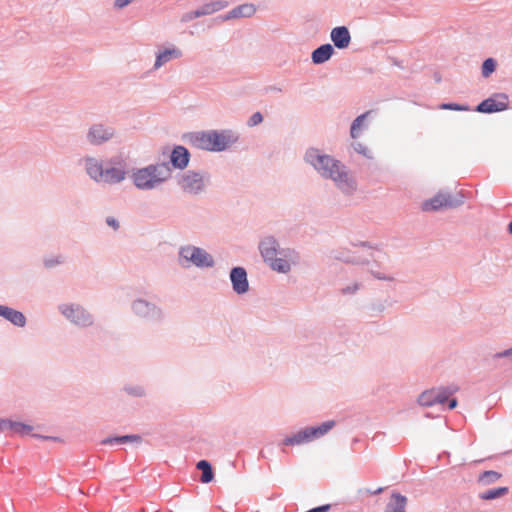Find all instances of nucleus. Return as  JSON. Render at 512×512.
<instances>
[{
    "instance_id": "nucleus-33",
    "label": "nucleus",
    "mask_w": 512,
    "mask_h": 512,
    "mask_svg": "<svg viewBox=\"0 0 512 512\" xmlns=\"http://www.w3.org/2000/svg\"><path fill=\"white\" fill-rule=\"evenodd\" d=\"M262 120H263L262 114L260 112H256L250 117L248 124H249V126H255V125L260 124L262 122Z\"/></svg>"
},
{
    "instance_id": "nucleus-14",
    "label": "nucleus",
    "mask_w": 512,
    "mask_h": 512,
    "mask_svg": "<svg viewBox=\"0 0 512 512\" xmlns=\"http://www.w3.org/2000/svg\"><path fill=\"white\" fill-rule=\"evenodd\" d=\"M256 12V7L253 4H242L238 7L231 10L229 13H227L225 16H223V20H229L234 18H241V17H251Z\"/></svg>"
},
{
    "instance_id": "nucleus-22",
    "label": "nucleus",
    "mask_w": 512,
    "mask_h": 512,
    "mask_svg": "<svg viewBox=\"0 0 512 512\" xmlns=\"http://www.w3.org/2000/svg\"><path fill=\"white\" fill-rule=\"evenodd\" d=\"M125 178L124 170L116 167L104 169L101 181L106 183H118Z\"/></svg>"
},
{
    "instance_id": "nucleus-31",
    "label": "nucleus",
    "mask_w": 512,
    "mask_h": 512,
    "mask_svg": "<svg viewBox=\"0 0 512 512\" xmlns=\"http://www.w3.org/2000/svg\"><path fill=\"white\" fill-rule=\"evenodd\" d=\"M365 116H366L365 114L358 116L354 120V122L352 123V126H351V136H352V138L358 137L359 130L361 128V125H362V123L364 121Z\"/></svg>"
},
{
    "instance_id": "nucleus-35",
    "label": "nucleus",
    "mask_w": 512,
    "mask_h": 512,
    "mask_svg": "<svg viewBox=\"0 0 512 512\" xmlns=\"http://www.w3.org/2000/svg\"><path fill=\"white\" fill-rule=\"evenodd\" d=\"M10 420L0 419V432L8 430Z\"/></svg>"
},
{
    "instance_id": "nucleus-7",
    "label": "nucleus",
    "mask_w": 512,
    "mask_h": 512,
    "mask_svg": "<svg viewBox=\"0 0 512 512\" xmlns=\"http://www.w3.org/2000/svg\"><path fill=\"white\" fill-rule=\"evenodd\" d=\"M508 108V97L506 94H495L482 101L476 108L481 113H493L504 111Z\"/></svg>"
},
{
    "instance_id": "nucleus-34",
    "label": "nucleus",
    "mask_w": 512,
    "mask_h": 512,
    "mask_svg": "<svg viewBox=\"0 0 512 512\" xmlns=\"http://www.w3.org/2000/svg\"><path fill=\"white\" fill-rule=\"evenodd\" d=\"M131 2V0H115V7L117 8H123L126 5H128Z\"/></svg>"
},
{
    "instance_id": "nucleus-26",
    "label": "nucleus",
    "mask_w": 512,
    "mask_h": 512,
    "mask_svg": "<svg viewBox=\"0 0 512 512\" xmlns=\"http://www.w3.org/2000/svg\"><path fill=\"white\" fill-rule=\"evenodd\" d=\"M226 4H223L222 2H215L209 5H206L202 10L196 11L194 13V17H200L206 14H210L212 12L218 11L222 8H224Z\"/></svg>"
},
{
    "instance_id": "nucleus-20",
    "label": "nucleus",
    "mask_w": 512,
    "mask_h": 512,
    "mask_svg": "<svg viewBox=\"0 0 512 512\" xmlns=\"http://www.w3.org/2000/svg\"><path fill=\"white\" fill-rule=\"evenodd\" d=\"M333 47L330 44H324L312 53V61L315 64H321L330 59L333 54Z\"/></svg>"
},
{
    "instance_id": "nucleus-4",
    "label": "nucleus",
    "mask_w": 512,
    "mask_h": 512,
    "mask_svg": "<svg viewBox=\"0 0 512 512\" xmlns=\"http://www.w3.org/2000/svg\"><path fill=\"white\" fill-rule=\"evenodd\" d=\"M335 425L334 421H327L318 427L306 428L298 433L289 436L283 440L286 446L301 445L325 435Z\"/></svg>"
},
{
    "instance_id": "nucleus-36",
    "label": "nucleus",
    "mask_w": 512,
    "mask_h": 512,
    "mask_svg": "<svg viewBox=\"0 0 512 512\" xmlns=\"http://www.w3.org/2000/svg\"><path fill=\"white\" fill-rule=\"evenodd\" d=\"M508 356H512V348L508 349V350H505L503 352L497 353L495 355V357H497V358L508 357Z\"/></svg>"
},
{
    "instance_id": "nucleus-40",
    "label": "nucleus",
    "mask_w": 512,
    "mask_h": 512,
    "mask_svg": "<svg viewBox=\"0 0 512 512\" xmlns=\"http://www.w3.org/2000/svg\"><path fill=\"white\" fill-rule=\"evenodd\" d=\"M509 232L512 234V221L509 224Z\"/></svg>"
},
{
    "instance_id": "nucleus-27",
    "label": "nucleus",
    "mask_w": 512,
    "mask_h": 512,
    "mask_svg": "<svg viewBox=\"0 0 512 512\" xmlns=\"http://www.w3.org/2000/svg\"><path fill=\"white\" fill-rule=\"evenodd\" d=\"M273 270L278 272H287L290 269V264L287 260L274 257L273 261H269Z\"/></svg>"
},
{
    "instance_id": "nucleus-30",
    "label": "nucleus",
    "mask_w": 512,
    "mask_h": 512,
    "mask_svg": "<svg viewBox=\"0 0 512 512\" xmlns=\"http://www.w3.org/2000/svg\"><path fill=\"white\" fill-rule=\"evenodd\" d=\"M496 62L492 58H488L483 62L482 65V75L484 77H488L491 73L495 71Z\"/></svg>"
},
{
    "instance_id": "nucleus-29",
    "label": "nucleus",
    "mask_w": 512,
    "mask_h": 512,
    "mask_svg": "<svg viewBox=\"0 0 512 512\" xmlns=\"http://www.w3.org/2000/svg\"><path fill=\"white\" fill-rule=\"evenodd\" d=\"M120 442V443H126V442H140L141 438L138 435H125L121 437H116L113 439H106L103 441L104 444L112 443V442Z\"/></svg>"
},
{
    "instance_id": "nucleus-38",
    "label": "nucleus",
    "mask_w": 512,
    "mask_h": 512,
    "mask_svg": "<svg viewBox=\"0 0 512 512\" xmlns=\"http://www.w3.org/2000/svg\"><path fill=\"white\" fill-rule=\"evenodd\" d=\"M456 406H457V400L456 399H452L449 402V409H454Z\"/></svg>"
},
{
    "instance_id": "nucleus-16",
    "label": "nucleus",
    "mask_w": 512,
    "mask_h": 512,
    "mask_svg": "<svg viewBox=\"0 0 512 512\" xmlns=\"http://www.w3.org/2000/svg\"><path fill=\"white\" fill-rule=\"evenodd\" d=\"M278 244L273 238H266L260 244L261 254L265 261H273L277 256Z\"/></svg>"
},
{
    "instance_id": "nucleus-41",
    "label": "nucleus",
    "mask_w": 512,
    "mask_h": 512,
    "mask_svg": "<svg viewBox=\"0 0 512 512\" xmlns=\"http://www.w3.org/2000/svg\"><path fill=\"white\" fill-rule=\"evenodd\" d=\"M46 265H47V266H52V265H53V263L46 262Z\"/></svg>"
},
{
    "instance_id": "nucleus-32",
    "label": "nucleus",
    "mask_w": 512,
    "mask_h": 512,
    "mask_svg": "<svg viewBox=\"0 0 512 512\" xmlns=\"http://www.w3.org/2000/svg\"><path fill=\"white\" fill-rule=\"evenodd\" d=\"M441 109H447V110H455V111H466L468 110L467 107L461 106L456 103H444L440 105Z\"/></svg>"
},
{
    "instance_id": "nucleus-28",
    "label": "nucleus",
    "mask_w": 512,
    "mask_h": 512,
    "mask_svg": "<svg viewBox=\"0 0 512 512\" xmlns=\"http://www.w3.org/2000/svg\"><path fill=\"white\" fill-rule=\"evenodd\" d=\"M501 477V474L495 471H485L479 477V480L484 484H491L497 481Z\"/></svg>"
},
{
    "instance_id": "nucleus-11",
    "label": "nucleus",
    "mask_w": 512,
    "mask_h": 512,
    "mask_svg": "<svg viewBox=\"0 0 512 512\" xmlns=\"http://www.w3.org/2000/svg\"><path fill=\"white\" fill-rule=\"evenodd\" d=\"M61 311L68 319L78 325H87L90 322L89 316L79 306L64 305L61 307Z\"/></svg>"
},
{
    "instance_id": "nucleus-39",
    "label": "nucleus",
    "mask_w": 512,
    "mask_h": 512,
    "mask_svg": "<svg viewBox=\"0 0 512 512\" xmlns=\"http://www.w3.org/2000/svg\"><path fill=\"white\" fill-rule=\"evenodd\" d=\"M143 306H145V304L142 302V301H139L138 303H136L135 305V309L139 310L140 308H142Z\"/></svg>"
},
{
    "instance_id": "nucleus-23",
    "label": "nucleus",
    "mask_w": 512,
    "mask_h": 512,
    "mask_svg": "<svg viewBox=\"0 0 512 512\" xmlns=\"http://www.w3.org/2000/svg\"><path fill=\"white\" fill-rule=\"evenodd\" d=\"M197 468L202 471L201 482L209 483L213 480V472L211 465L206 460H201L197 463Z\"/></svg>"
},
{
    "instance_id": "nucleus-1",
    "label": "nucleus",
    "mask_w": 512,
    "mask_h": 512,
    "mask_svg": "<svg viewBox=\"0 0 512 512\" xmlns=\"http://www.w3.org/2000/svg\"><path fill=\"white\" fill-rule=\"evenodd\" d=\"M305 159L323 177L332 179L344 192L348 193L355 189V182L345 171L344 166L332 157L322 155L316 149H310L306 152Z\"/></svg>"
},
{
    "instance_id": "nucleus-37",
    "label": "nucleus",
    "mask_w": 512,
    "mask_h": 512,
    "mask_svg": "<svg viewBox=\"0 0 512 512\" xmlns=\"http://www.w3.org/2000/svg\"><path fill=\"white\" fill-rule=\"evenodd\" d=\"M106 222L109 226H112L114 229H117L119 227L118 222L114 218L109 217L107 218Z\"/></svg>"
},
{
    "instance_id": "nucleus-21",
    "label": "nucleus",
    "mask_w": 512,
    "mask_h": 512,
    "mask_svg": "<svg viewBox=\"0 0 512 512\" xmlns=\"http://www.w3.org/2000/svg\"><path fill=\"white\" fill-rule=\"evenodd\" d=\"M182 53L177 48H169L165 49L164 51L160 52L155 61V68H159L168 61L181 57Z\"/></svg>"
},
{
    "instance_id": "nucleus-3",
    "label": "nucleus",
    "mask_w": 512,
    "mask_h": 512,
    "mask_svg": "<svg viewBox=\"0 0 512 512\" xmlns=\"http://www.w3.org/2000/svg\"><path fill=\"white\" fill-rule=\"evenodd\" d=\"M170 175L166 165L148 166L133 173L134 184L139 189H152Z\"/></svg>"
},
{
    "instance_id": "nucleus-12",
    "label": "nucleus",
    "mask_w": 512,
    "mask_h": 512,
    "mask_svg": "<svg viewBox=\"0 0 512 512\" xmlns=\"http://www.w3.org/2000/svg\"><path fill=\"white\" fill-rule=\"evenodd\" d=\"M230 279L233 289L238 294H243L248 291V280L246 271L241 267L233 268L230 273Z\"/></svg>"
},
{
    "instance_id": "nucleus-6",
    "label": "nucleus",
    "mask_w": 512,
    "mask_h": 512,
    "mask_svg": "<svg viewBox=\"0 0 512 512\" xmlns=\"http://www.w3.org/2000/svg\"><path fill=\"white\" fill-rule=\"evenodd\" d=\"M180 255L184 259L191 261L194 265L199 267H210L213 265L212 256L208 254L205 250L198 247H183L180 251Z\"/></svg>"
},
{
    "instance_id": "nucleus-9",
    "label": "nucleus",
    "mask_w": 512,
    "mask_h": 512,
    "mask_svg": "<svg viewBox=\"0 0 512 512\" xmlns=\"http://www.w3.org/2000/svg\"><path fill=\"white\" fill-rule=\"evenodd\" d=\"M179 184L181 188L187 193H198L203 189L204 182L202 177L194 172H188L184 174Z\"/></svg>"
},
{
    "instance_id": "nucleus-8",
    "label": "nucleus",
    "mask_w": 512,
    "mask_h": 512,
    "mask_svg": "<svg viewBox=\"0 0 512 512\" xmlns=\"http://www.w3.org/2000/svg\"><path fill=\"white\" fill-rule=\"evenodd\" d=\"M462 204V200L454 201L448 194L438 193L433 198L422 203L423 211H437L444 208H452Z\"/></svg>"
},
{
    "instance_id": "nucleus-18",
    "label": "nucleus",
    "mask_w": 512,
    "mask_h": 512,
    "mask_svg": "<svg viewBox=\"0 0 512 512\" xmlns=\"http://www.w3.org/2000/svg\"><path fill=\"white\" fill-rule=\"evenodd\" d=\"M85 166L87 173L92 179L96 181H101V179L103 178L104 169L99 161H97L94 158H87L85 161Z\"/></svg>"
},
{
    "instance_id": "nucleus-17",
    "label": "nucleus",
    "mask_w": 512,
    "mask_h": 512,
    "mask_svg": "<svg viewBox=\"0 0 512 512\" xmlns=\"http://www.w3.org/2000/svg\"><path fill=\"white\" fill-rule=\"evenodd\" d=\"M189 161V153L186 148L182 146L176 147L171 154V162L175 167L184 168Z\"/></svg>"
},
{
    "instance_id": "nucleus-10",
    "label": "nucleus",
    "mask_w": 512,
    "mask_h": 512,
    "mask_svg": "<svg viewBox=\"0 0 512 512\" xmlns=\"http://www.w3.org/2000/svg\"><path fill=\"white\" fill-rule=\"evenodd\" d=\"M114 135V131L111 128H105L101 124L93 125L88 132V140L91 144L100 145Z\"/></svg>"
},
{
    "instance_id": "nucleus-2",
    "label": "nucleus",
    "mask_w": 512,
    "mask_h": 512,
    "mask_svg": "<svg viewBox=\"0 0 512 512\" xmlns=\"http://www.w3.org/2000/svg\"><path fill=\"white\" fill-rule=\"evenodd\" d=\"M237 138L229 132H195L187 136V141L195 148L208 151H222L236 142Z\"/></svg>"
},
{
    "instance_id": "nucleus-25",
    "label": "nucleus",
    "mask_w": 512,
    "mask_h": 512,
    "mask_svg": "<svg viewBox=\"0 0 512 512\" xmlns=\"http://www.w3.org/2000/svg\"><path fill=\"white\" fill-rule=\"evenodd\" d=\"M507 492L508 488L506 487L495 488L484 492L480 497L483 500H492L505 495Z\"/></svg>"
},
{
    "instance_id": "nucleus-15",
    "label": "nucleus",
    "mask_w": 512,
    "mask_h": 512,
    "mask_svg": "<svg viewBox=\"0 0 512 512\" xmlns=\"http://www.w3.org/2000/svg\"><path fill=\"white\" fill-rule=\"evenodd\" d=\"M0 316L20 327L24 326L26 322L25 316L21 312L3 305L0 306Z\"/></svg>"
},
{
    "instance_id": "nucleus-24",
    "label": "nucleus",
    "mask_w": 512,
    "mask_h": 512,
    "mask_svg": "<svg viewBox=\"0 0 512 512\" xmlns=\"http://www.w3.org/2000/svg\"><path fill=\"white\" fill-rule=\"evenodd\" d=\"M8 430H11L14 434L28 435L31 433L32 427L21 422H14L10 420Z\"/></svg>"
},
{
    "instance_id": "nucleus-5",
    "label": "nucleus",
    "mask_w": 512,
    "mask_h": 512,
    "mask_svg": "<svg viewBox=\"0 0 512 512\" xmlns=\"http://www.w3.org/2000/svg\"><path fill=\"white\" fill-rule=\"evenodd\" d=\"M457 391L458 387L455 385L427 390L419 396L418 402L422 406H432L436 403H444L450 395Z\"/></svg>"
},
{
    "instance_id": "nucleus-13",
    "label": "nucleus",
    "mask_w": 512,
    "mask_h": 512,
    "mask_svg": "<svg viewBox=\"0 0 512 512\" xmlns=\"http://www.w3.org/2000/svg\"><path fill=\"white\" fill-rule=\"evenodd\" d=\"M331 40L337 48H347L351 41L350 33L344 26L336 27L331 31Z\"/></svg>"
},
{
    "instance_id": "nucleus-19",
    "label": "nucleus",
    "mask_w": 512,
    "mask_h": 512,
    "mask_svg": "<svg viewBox=\"0 0 512 512\" xmlns=\"http://www.w3.org/2000/svg\"><path fill=\"white\" fill-rule=\"evenodd\" d=\"M406 503L407 499L405 496L399 493H393L389 503L387 504L385 512H406Z\"/></svg>"
}]
</instances>
